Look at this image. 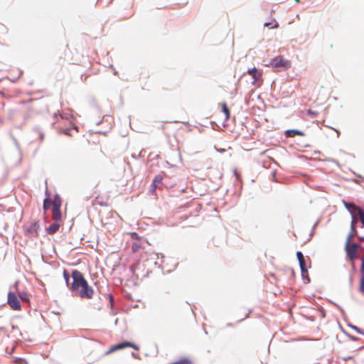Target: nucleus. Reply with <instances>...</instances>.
I'll use <instances>...</instances> for the list:
<instances>
[{"instance_id": "1", "label": "nucleus", "mask_w": 364, "mask_h": 364, "mask_svg": "<svg viewBox=\"0 0 364 364\" xmlns=\"http://www.w3.org/2000/svg\"><path fill=\"white\" fill-rule=\"evenodd\" d=\"M73 282L70 285V289L75 296L82 299H91L94 296L95 291L93 288L88 284L82 274L75 269L71 274Z\"/></svg>"}, {"instance_id": "2", "label": "nucleus", "mask_w": 364, "mask_h": 364, "mask_svg": "<svg viewBox=\"0 0 364 364\" xmlns=\"http://www.w3.org/2000/svg\"><path fill=\"white\" fill-rule=\"evenodd\" d=\"M360 247V245L355 242L345 244L344 249L346 253V257L350 261L351 267L353 269L355 268V260L358 257V250Z\"/></svg>"}, {"instance_id": "3", "label": "nucleus", "mask_w": 364, "mask_h": 364, "mask_svg": "<svg viewBox=\"0 0 364 364\" xmlns=\"http://www.w3.org/2000/svg\"><path fill=\"white\" fill-rule=\"evenodd\" d=\"M270 65L277 71H282L290 68L291 62L284 58L282 56L279 55L272 60Z\"/></svg>"}, {"instance_id": "4", "label": "nucleus", "mask_w": 364, "mask_h": 364, "mask_svg": "<svg viewBox=\"0 0 364 364\" xmlns=\"http://www.w3.org/2000/svg\"><path fill=\"white\" fill-rule=\"evenodd\" d=\"M126 348H132L134 350H138L139 349V346L130 341H124L117 344H115L110 347V348L105 352V355H109L114 351L119 350Z\"/></svg>"}, {"instance_id": "5", "label": "nucleus", "mask_w": 364, "mask_h": 364, "mask_svg": "<svg viewBox=\"0 0 364 364\" xmlns=\"http://www.w3.org/2000/svg\"><path fill=\"white\" fill-rule=\"evenodd\" d=\"M8 304L15 311L21 310V304L14 292L9 291L8 294Z\"/></svg>"}, {"instance_id": "6", "label": "nucleus", "mask_w": 364, "mask_h": 364, "mask_svg": "<svg viewBox=\"0 0 364 364\" xmlns=\"http://www.w3.org/2000/svg\"><path fill=\"white\" fill-rule=\"evenodd\" d=\"M158 258L157 254L154 251H143L140 253L139 260L143 261L144 262H149V260H154V263L156 264V259Z\"/></svg>"}, {"instance_id": "7", "label": "nucleus", "mask_w": 364, "mask_h": 364, "mask_svg": "<svg viewBox=\"0 0 364 364\" xmlns=\"http://www.w3.org/2000/svg\"><path fill=\"white\" fill-rule=\"evenodd\" d=\"M247 73L252 76L253 79L252 82V84H255L260 79L262 75V72L261 70H257L255 68L249 69L247 71Z\"/></svg>"}, {"instance_id": "8", "label": "nucleus", "mask_w": 364, "mask_h": 364, "mask_svg": "<svg viewBox=\"0 0 364 364\" xmlns=\"http://www.w3.org/2000/svg\"><path fill=\"white\" fill-rule=\"evenodd\" d=\"M163 176L160 174L156 175L153 179L152 183L150 187V193L154 194L156 193L158 185L162 181Z\"/></svg>"}, {"instance_id": "9", "label": "nucleus", "mask_w": 364, "mask_h": 364, "mask_svg": "<svg viewBox=\"0 0 364 364\" xmlns=\"http://www.w3.org/2000/svg\"><path fill=\"white\" fill-rule=\"evenodd\" d=\"M296 257H297V259L299 262L301 271L302 272V274L304 275V273H307V269H306V262H305L304 255L301 252H297Z\"/></svg>"}, {"instance_id": "10", "label": "nucleus", "mask_w": 364, "mask_h": 364, "mask_svg": "<svg viewBox=\"0 0 364 364\" xmlns=\"http://www.w3.org/2000/svg\"><path fill=\"white\" fill-rule=\"evenodd\" d=\"M39 229V224L38 221H35L31 223L29 225L26 227V231L27 233L33 235H37L38 230Z\"/></svg>"}, {"instance_id": "11", "label": "nucleus", "mask_w": 364, "mask_h": 364, "mask_svg": "<svg viewBox=\"0 0 364 364\" xmlns=\"http://www.w3.org/2000/svg\"><path fill=\"white\" fill-rule=\"evenodd\" d=\"M343 205L350 211L351 215L356 213V212L360 208L358 206H356L354 203H347L346 201H343Z\"/></svg>"}, {"instance_id": "12", "label": "nucleus", "mask_w": 364, "mask_h": 364, "mask_svg": "<svg viewBox=\"0 0 364 364\" xmlns=\"http://www.w3.org/2000/svg\"><path fill=\"white\" fill-rule=\"evenodd\" d=\"M52 218L56 222L61 220L60 208H52Z\"/></svg>"}, {"instance_id": "13", "label": "nucleus", "mask_w": 364, "mask_h": 364, "mask_svg": "<svg viewBox=\"0 0 364 364\" xmlns=\"http://www.w3.org/2000/svg\"><path fill=\"white\" fill-rule=\"evenodd\" d=\"M60 228V225L58 222L51 224L48 228H46V232L48 234L52 235L55 233Z\"/></svg>"}, {"instance_id": "14", "label": "nucleus", "mask_w": 364, "mask_h": 364, "mask_svg": "<svg viewBox=\"0 0 364 364\" xmlns=\"http://www.w3.org/2000/svg\"><path fill=\"white\" fill-rule=\"evenodd\" d=\"M304 136V133L299 130L296 129H289L286 131V136L287 137H294L295 136Z\"/></svg>"}, {"instance_id": "15", "label": "nucleus", "mask_w": 364, "mask_h": 364, "mask_svg": "<svg viewBox=\"0 0 364 364\" xmlns=\"http://www.w3.org/2000/svg\"><path fill=\"white\" fill-rule=\"evenodd\" d=\"M358 235L356 229H350V232L347 235L345 244L353 243L352 240Z\"/></svg>"}, {"instance_id": "16", "label": "nucleus", "mask_w": 364, "mask_h": 364, "mask_svg": "<svg viewBox=\"0 0 364 364\" xmlns=\"http://www.w3.org/2000/svg\"><path fill=\"white\" fill-rule=\"evenodd\" d=\"M51 204H52V208H60V206H61L60 197L58 195H55Z\"/></svg>"}, {"instance_id": "17", "label": "nucleus", "mask_w": 364, "mask_h": 364, "mask_svg": "<svg viewBox=\"0 0 364 364\" xmlns=\"http://www.w3.org/2000/svg\"><path fill=\"white\" fill-rule=\"evenodd\" d=\"M221 107L223 112L225 114V120H228L230 118V113L227 104L225 102L222 103Z\"/></svg>"}, {"instance_id": "18", "label": "nucleus", "mask_w": 364, "mask_h": 364, "mask_svg": "<svg viewBox=\"0 0 364 364\" xmlns=\"http://www.w3.org/2000/svg\"><path fill=\"white\" fill-rule=\"evenodd\" d=\"M131 248H132V252L133 253H136L141 248V242L139 241H136V242H134L132 244V246H131Z\"/></svg>"}, {"instance_id": "19", "label": "nucleus", "mask_w": 364, "mask_h": 364, "mask_svg": "<svg viewBox=\"0 0 364 364\" xmlns=\"http://www.w3.org/2000/svg\"><path fill=\"white\" fill-rule=\"evenodd\" d=\"M358 239L360 241L364 242V236H359ZM360 274L361 275H364V255L361 257Z\"/></svg>"}, {"instance_id": "20", "label": "nucleus", "mask_w": 364, "mask_h": 364, "mask_svg": "<svg viewBox=\"0 0 364 364\" xmlns=\"http://www.w3.org/2000/svg\"><path fill=\"white\" fill-rule=\"evenodd\" d=\"M175 364H193V362L189 358H185L175 362Z\"/></svg>"}, {"instance_id": "21", "label": "nucleus", "mask_w": 364, "mask_h": 364, "mask_svg": "<svg viewBox=\"0 0 364 364\" xmlns=\"http://www.w3.org/2000/svg\"><path fill=\"white\" fill-rule=\"evenodd\" d=\"M50 205H52V204H51V202L50 201L49 198H46L43 201L44 212H46L49 209Z\"/></svg>"}, {"instance_id": "22", "label": "nucleus", "mask_w": 364, "mask_h": 364, "mask_svg": "<svg viewBox=\"0 0 364 364\" xmlns=\"http://www.w3.org/2000/svg\"><path fill=\"white\" fill-rule=\"evenodd\" d=\"M357 213H354L352 215V220L350 223V229H356L355 225L358 223V219L356 218Z\"/></svg>"}, {"instance_id": "23", "label": "nucleus", "mask_w": 364, "mask_h": 364, "mask_svg": "<svg viewBox=\"0 0 364 364\" xmlns=\"http://www.w3.org/2000/svg\"><path fill=\"white\" fill-rule=\"evenodd\" d=\"M357 215L359 217L360 220L361 221L363 225H364V211L361 208H360L357 212Z\"/></svg>"}, {"instance_id": "24", "label": "nucleus", "mask_w": 364, "mask_h": 364, "mask_svg": "<svg viewBox=\"0 0 364 364\" xmlns=\"http://www.w3.org/2000/svg\"><path fill=\"white\" fill-rule=\"evenodd\" d=\"M360 291L363 294H364V275H361L360 281Z\"/></svg>"}, {"instance_id": "25", "label": "nucleus", "mask_w": 364, "mask_h": 364, "mask_svg": "<svg viewBox=\"0 0 364 364\" xmlns=\"http://www.w3.org/2000/svg\"><path fill=\"white\" fill-rule=\"evenodd\" d=\"M264 26L266 27H269L271 26V28H277L279 27V24L277 21H274V24H272V23H264Z\"/></svg>"}, {"instance_id": "26", "label": "nucleus", "mask_w": 364, "mask_h": 364, "mask_svg": "<svg viewBox=\"0 0 364 364\" xmlns=\"http://www.w3.org/2000/svg\"><path fill=\"white\" fill-rule=\"evenodd\" d=\"M19 296L22 301H28L29 300L28 295L24 292L20 293Z\"/></svg>"}, {"instance_id": "27", "label": "nucleus", "mask_w": 364, "mask_h": 364, "mask_svg": "<svg viewBox=\"0 0 364 364\" xmlns=\"http://www.w3.org/2000/svg\"><path fill=\"white\" fill-rule=\"evenodd\" d=\"M130 235H131L132 238L135 239L137 241L139 240V235H138V234L136 232H131Z\"/></svg>"}, {"instance_id": "28", "label": "nucleus", "mask_w": 364, "mask_h": 364, "mask_svg": "<svg viewBox=\"0 0 364 364\" xmlns=\"http://www.w3.org/2000/svg\"><path fill=\"white\" fill-rule=\"evenodd\" d=\"M139 263V261H138L136 263H135L133 265H132L131 269L133 272V273H135V272H136V269L138 267Z\"/></svg>"}, {"instance_id": "29", "label": "nucleus", "mask_w": 364, "mask_h": 364, "mask_svg": "<svg viewBox=\"0 0 364 364\" xmlns=\"http://www.w3.org/2000/svg\"><path fill=\"white\" fill-rule=\"evenodd\" d=\"M33 102V100H31L29 102H28L26 105V108L27 109H32V103Z\"/></svg>"}, {"instance_id": "30", "label": "nucleus", "mask_w": 364, "mask_h": 364, "mask_svg": "<svg viewBox=\"0 0 364 364\" xmlns=\"http://www.w3.org/2000/svg\"><path fill=\"white\" fill-rule=\"evenodd\" d=\"M307 113L309 114L315 115V116L318 114L317 112L312 111L311 109H308Z\"/></svg>"}, {"instance_id": "31", "label": "nucleus", "mask_w": 364, "mask_h": 364, "mask_svg": "<svg viewBox=\"0 0 364 364\" xmlns=\"http://www.w3.org/2000/svg\"><path fill=\"white\" fill-rule=\"evenodd\" d=\"M134 12H132L129 16H125L124 18H129L132 17V16H134Z\"/></svg>"}, {"instance_id": "32", "label": "nucleus", "mask_w": 364, "mask_h": 364, "mask_svg": "<svg viewBox=\"0 0 364 364\" xmlns=\"http://www.w3.org/2000/svg\"><path fill=\"white\" fill-rule=\"evenodd\" d=\"M353 328H354V329H355V330H356L358 333H361V332H360V329H359L358 327L354 326Z\"/></svg>"}, {"instance_id": "33", "label": "nucleus", "mask_w": 364, "mask_h": 364, "mask_svg": "<svg viewBox=\"0 0 364 364\" xmlns=\"http://www.w3.org/2000/svg\"><path fill=\"white\" fill-rule=\"evenodd\" d=\"M65 279H66V282H68V277L65 276Z\"/></svg>"}, {"instance_id": "34", "label": "nucleus", "mask_w": 364, "mask_h": 364, "mask_svg": "<svg viewBox=\"0 0 364 364\" xmlns=\"http://www.w3.org/2000/svg\"><path fill=\"white\" fill-rule=\"evenodd\" d=\"M66 50H68L69 51L68 45H66Z\"/></svg>"}, {"instance_id": "35", "label": "nucleus", "mask_w": 364, "mask_h": 364, "mask_svg": "<svg viewBox=\"0 0 364 364\" xmlns=\"http://www.w3.org/2000/svg\"><path fill=\"white\" fill-rule=\"evenodd\" d=\"M296 3H299L300 0H294Z\"/></svg>"}]
</instances>
